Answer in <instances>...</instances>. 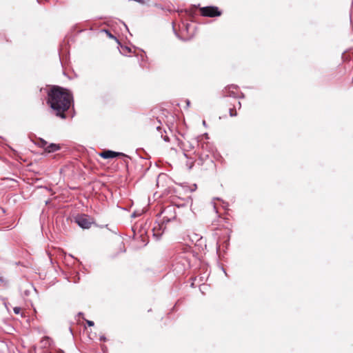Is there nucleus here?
<instances>
[{
	"mask_svg": "<svg viewBox=\"0 0 353 353\" xmlns=\"http://www.w3.org/2000/svg\"><path fill=\"white\" fill-rule=\"evenodd\" d=\"M196 188V184H194V189H192V190H194Z\"/></svg>",
	"mask_w": 353,
	"mask_h": 353,
	"instance_id": "nucleus-15",
	"label": "nucleus"
},
{
	"mask_svg": "<svg viewBox=\"0 0 353 353\" xmlns=\"http://www.w3.org/2000/svg\"><path fill=\"white\" fill-rule=\"evenodd\" d=\"M60 148H60L59 145H58V144L50 143V144H48L47 147L46 148L45 151L48 153H50V152H56V151L59 150Z\"/></svg>",
	"mask_w": 353,
	"mask_h": 353,
	"instance_id": "nucleus-8",
	"label": "nucleus"
},
{
	"mask_svg": "<svg viewBox=\"0 0 353 353\" xmlns=\"http://www.w3.org/2000/svg\"><path fill=\"white\" fill-rule=\"evenodd\" d=\"M87 324L89 325V326H93L94 325V322L92 321H87Z\"/></svg>",
	"mask_w": 353,
	"mask_h": 353,
	"instance_id": "nucleus-14",
	"label": "nucleus"
},
{
	"mask_svg": "<svg viewBox=\"0 0 353 353\" xmlns=\"http://www.w3.org/2000/svg\"><path fill=\"white\" fill-rule=\"evenodd\" d=\"M189 104H190V101H187V105H189Z\"/></svg>",
	"mask_w": 353,
	"mask_h": 353,
	"instance_id": "nucleus-19",
	"label": "nucleus"
},
{
	"mask_svg": "<svg viewBox=\"0 0 353 353\" xmlns=\"http://www.w3.org/2000/svg\"><path fill=\"white\" fill-rule=\"evenodd\" d=\"M101 340L105 341V337H101Z\"/></svg>",
	"mask_w": 353,
	"mask_h": 353,
	"instance_id": "nucleus-16",
	"label": "nucleus"
},
{
	"mask_svg": "<svg viewBox=\"0 0 353 353\" xmlns=\"http://www.w3.org/2000/svg\"><path fill=\"white\" fill-rule=\"evenodd\" d=\"M201 13L203 16L214 17L221 15V12L218 8L214 6H208L201 8Z\"/></svg>",
	"mask_w": 353,
	"mask_h": 353,
	"instance_id": "nucleus-4",
	"label": "nucleus"
},
{
	"mask_svg": "<svg viewBox=\"0 0 353 353\" xmlns=\"http://www.w3.org/2000/svg\"><path fill=\"white\" fill-rule=\"evenodd\" d=\"M2 301L3 302V305H5L7 310H8V303L7 302L6 299L5 298L2 299Z\"/></svg>",
	"mask_w": 353,
	"mask_h": 353,
	"instance_id": "nucleus-13",
	"label": "nucleus"
},
{
	"mask_svg": "<svg viewBox=\"0 0 353 353\" xmlns=\"http://www.w3.org/2000/svg\"><path fill=\"white\" fill-rule=\"evenodd\" d=\"M13 310H14V312L16 314H21V307H14L13 308Z\"/></svg>",
	"mask_w": 353,
	"mask_h": 353,
	"instance_id": "nucleus-11",
	"label": "nucleus"
},
{
	"mask_svg": "<svg viewBox=\"0 0 353 353\" xmlns=\"http://www.w3.org/2000/svg\"><path fill=\"white\" fill-rule=\"evenodd\" d=\"M199 148L201 149V152H198L199 155L201 159L209 157L210 153L212 152V147L208 143L201 142L199 143Z\"/></svg>",
	"mask_w": 353,
	"mask_h": 353,
	"instance_id": "nucleus-5",
	"label": "nucleus"
},
{
	"mask_svg": "<svg viewBox=\"0 0 353 353\" xmlns=\"http://www.w3.org/2000/svg\"><path fill=\"white\" fill-rule=\"evenodd\" d=\"M72 99L70 92L59 86L54 85L48 92V104L62 119L65 117L64 112L69 109Z\"/></svg>",
	"mask_w": 353,
	"mask_h": 353,
	"instance_id": "nucleus-1",
	"label": "nucleus"
},
{
	"mask_svg": "<svg viewBox=\"0 0 353 353\" xmlns=\"http://www.w3.org/2000/svg\"><path fill=\"white\" fill-rule=\"evenodd\" d=\"M214 208L216 212H217V210H216V206L214 205Z\"/></svg>",
	"mask_w": 353,
	"mask_h": 353,
	"instance_id": "nucleus-17",
	"label": "nucleus"
},
{
	"mask_svg": "<svg viewBox=\"0 0 353 353\" xmlns=\"http://www.w3.org/2000/svg\"><path fill=\"white\" fill-rule=\"evenodd\" d=\"M100 157H103V159H111L114 158L119 156H125L123 153L121 152H117L112 150H105L103 152H101L99 154Z\"/></svg>",
	"mask_w": 353,
	"mask_h": 353,
	"instance_id": "nucleus-7",
	"label": "nucleus"
},
{
	"mask_svg": "<svg viewBox=\"0 0 353 353\" xmlns=\"http://www.w3.org/2000/svg\"><path fill=\"white\" fill-rule=\"evenodd\" d=\"M48 142L46 141L45 140L42 139H39L38 140V142H37V145L40 147V148H42L44 149V150H46V148L47 147L48 145Z\"/></svg>",
	"mask_w": 353,
	"mask_h": 353,
	"instance_id": "nucleus-10",
	"label": "nucleus"
},
{
	"mask_svg": "<svg viewBox=\"0 0 353 353\" xmlns=\"http://www.w3.org/2000/svg\"><path fill=\"white\" fill-rule=\"evenodd\" d=\"M109 37H113V36L111 34H109Z\"/></svg>",
	"mask_w": 353,
	"mask_h": 353,
	"instance_id": "nucleus-18",
	"label": "nucleus"
},
{
	"mask_svg": "<svg viewBox=\"0 0 353 353\" xmlns=\"http://www.w3.org/2000/svg\"><path fill=\"white\" fill-rule=\"evenodd\" d=\"M76 223L83 229H88L90 228L92 221L88 215L81 214L76 218Z\"/></svg>",
	"mask_w": 353,
	"mask_h": 353,
	"instance_id": "nucleus-3",
	"label": "nucleus"
},
{
	"mask_svg": "<svg viewBox=\"0 0 353 353\" xmlns=\"http://www.w3.org/2000/svg\"><path fill=\"white\" fill-rule=\"evenodd\" d=\"M175 210L176 208L174 206L170 205L165 208L161 212V214H163V222L168 223L172 220H174L176 216Z\"/></svg>",
	"mask_w": 353,
	"mask_h": 353,
	"instance_id": "nucleus-2",
	"label": "nucleus"
},
{
	"mask_svg": "<svg viewBox=\"0 0 353 353\" xmlns=\"http://www.w3.org/2000/svg\"><path fill=\"white\" fill-rule=\"evenodd\" d=\"M230 115L231 117H234L236 115V112L235 110L234 109H230Z\"/></svg>",
	"mask_w": 353,
	"mask_h": 353,
	"instance_id": "nucleus-12",
	"label": "nucleus"
},
{
	"mask_svg": "<svg viewBox=\"0 0 353 353\" xmlns=\"http://www.w3.org/2000/svg\"><path fill=\"white\" fill-rule=\"evenodd\" d=\"M163 221L161 223H155L152 229L154 237L158 240L161 238L165 230V226Z\"/></svg>",
	"mask_w": 353,
	"mask_h": 353,
	"instance_id": "nucleus-6",
	"label": "nucleus"
},
{
	"mask_svg": "<svg viewBox=\"0 0 353 353\" xmlns=\"http://www.w3.org/2000/svg\"><path fill=\"white\" fill-rule=\"evenodd\" d=\"M8 280L3 276H0V287H7L8 285Z\"/></svg>",
	"mask_w": 353,
	"mask_h": 353,
	"instance_id": "nucleus-9",
	"label": "nucleus"
}]
</instances>
